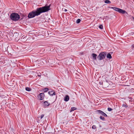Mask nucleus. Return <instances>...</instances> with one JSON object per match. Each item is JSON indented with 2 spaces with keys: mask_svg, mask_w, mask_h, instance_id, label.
Returning <instances> with one entry per match:
<instances>
[{
  "mask_svg": "<svg viewBox=\"0 0 134 134\" xmlns=\"http://www.w3.org/2000/svg\"><path fill=\"white\" fill-rule=\"evenodd\" d=\"M92 59L93 60H96V57H98L97 55L95 53H93L91 54Z\"/></svg>",
  "mask_w": 134,
  "mask_h": 134,
  "instance_id": "39448f33",
  "label": "nucleus"
},
{
  "mask_svg": "<svg viewBox=\"0 0 134 134\" xmlns=\"http://www.w3.org/2000/svg\"><path fill=\"white\" fill-rule=\"evenodd\" d=\"M107 58L109 59H110L112 58L111 55V54L109 53L107 54Z\"/></svg>",
  "mask_w": 134,
  "mask_h": 134,
  "instance_id": "9b49d317",
  "label": "nucleus"
},
{
  "mask_svg": "<svg viewBox=\"0 0 134 134\" xmlns=\"http://www.w3.org/2000/svg\"><path fill=\"white\" fill-rule=\"evenodd\" d=\"M99 118L101 120L103 121H104L105 120V118L102 117V116H100Z\"/></svg>",
  "mask_w": 134,
  "mask_h": 134,
  "instance_id": "f3484780",
  "label": "nucleus"
},
{
  "mask_svg": "<svg viewBox=\"0 0 134 134\" xmlns=\"http://www.w3.org/2000/svg\"><path fill=\"white\" fill-rule=\"evenodd\" d=\"M122 107H125V108H127L128 107V106L126 104H122Z\"/></svg>",
  "mask_w": 134,
  "mask_h": 134,
  "instance_id": "dca6fc26",
  "label": "nucleus"
},
{
  "mask_svg": "<svg viewBox=\"0 0 134 134\" xmlns=\"http://www.w3.org/2000/svg\"><path fill=\"white\" fill-rule=\"evenodd\" d=\"M40 100H42L44 99V93H41L40 94Z\"/></svg>",
  "mask_w": 134,
  "mask_h": 134,
  "instance_id": "0eeeda50",
  "label": "nucleus"
},
{
  "mask_svg": "<svg viewBox=\"0 0 134 134\" xmlns=\"http://www.w3.org/2000/svg\"><path fill=\"white\" fill-rule=\"evenodd\" d=\"M50 5L45 6L42 7L38 8L35 11H33L28 14V17L29 18L34 17L36 16L40 15L41 13L45 12L50 10Z\"/></svg>",
  "mask_w": 134,
  "mask_h": 134,
  "instance_id": "f257e3e1",
  "label": "nucleus"
},
{
  "mask_svg": "<svg viewBox=\"0 0 134 134\" xmlns=\"http://www.w3.org/2000/svg\"><path fill=\"white\" fill-rule=\"evenodd\" d=\"M0 97L1 98H5L6 97L4 95H3L1 96H0Z\"/></svg>",
  "mask_w": 134,
  "mask_h": 134,
  "instance_id": "5701e85b",
  "label": "nucleus"
},
{
  "mask_svg": "<svg viewBox=\"0 0 134 134\" xmlns=\"http://www.w3.org/2000/svg\"><path fill=\"white\" fill-rule=\"evenodd\" d=\"M51 96H52L53 95H55V93L54 91L52 90L49 91L48 93Z\"/></svg>",
  "mask_w": 134,
  "mask_h": 134,
  "instance_id": "423d86ee",
  "label": "nucleus"
},
{
  "mask_svg": "<svg viewBox=\"0 0 134 134\" xmlns=\"http://www.w3.org/2000/svg\"><path fill=\"white\" fill-rule=\"evenodd\" d=\"M81 19H78L76 21V23L77 24L79 23L81 21Z\"/></svg>",
  "mask_w": 134,
  "mask_h": 134,
  "instance_id": "a211bd4d",
  "label": "nucleus"
},
{
  "mask_svg": "<svg viewBox=\"0 0 134 134\" xmlns=\"http://www.w3.org/2000/svg\"><path fill=\"white\" fill-rule=\"evenodd\" d=\"M92 128L93 129H95L96 128V127L95 125H93L92 127Z\"/></svg>",
  "mask_w": 134,
  "mask_h": 134,
  "instance_id": "6ab92c4d",
  "label": "nucleus"
},
{
  "mask_svg": "<svg viewBox=\"0 0 134 134\" xmlns=\"http://www.w3.org/2000/svg\"><path fill=\"white\" fill-rule=\"evenodd\" d=\"M102 115L105 117H107V115L105 113H104V112H103V114H102Z\"/></svg>",
  "mask_w": 134,
  "mask_h": 134,
  "instance_id": "aec40b11",
  "label": "nucleus"
},
{
  "mask_svg": "<svg viewBox=\"0 0 134 134\" xmlns=\"http://www.w3.org/2000/svg\"><path fill=\"white\" fill-rule=\"evenodd\" d=\"M132 47H133V48H134V45H132Z\"/></svg>",
  "mask_w": 134,
  "mask_h": 134,
  "instance_id": "c85d7f7f",
  "label": "nucleus"
},
{
  "mask_svg": "<svg viewBox=\"0 0 134 134\" xmlns=\"http://www.w3.org/2000/svg\"><path fill=\"white\" fill-rule=\"evenodd\" d=\"M103 26L102 25H99V28L101 29H102L103 28Z\"/></svg>",
  "mask_w": 134,
  "mask_h": 134,
  "instance_id": "4be33fe9",
  "label": "nucleus"
},
{
  "mask_svg": "<svg viewBox=\"0 0 134 134\" xmlns=\"http://www.w3.org/2000/svg\"><path fill=\"white\" fill-rule=\"evenodd\" d=\"M108 110L109 111H111L112 110V109L111 108H108Z\"/></svg>",
  "mask_w": 134,
  "mask_h": 134,
  "instance_id": "412c9836",
  "label": "nucleus"
},
{
  "mask_svg": "<svg viewBox=\"0 0 134 134\" xmlns=\"http://www.w3.org/2000/svg\"><path fill=\"white\" fill-rule=\"evenodd\" d=\"M76 109V108L75 107H72L71 108V109H70V112H72V111H74V110H75Z\"/></svg>",
  "mask_w": 134,
  "mask_h": 134,
  "instance_id": "f8f14e48",
  "label": "nucleus"
},
{
  "mask_svg": "<svg viewBox=\"0 0 134 134\" xmlns=\"http://www.w3.org/2000/svg\"><path fill=\"white\" fill-rule=\"evenodd\" d=\"M106 54L104 52H102L100 53L99 55L97 58L99 60H101L104 59L106 56Z\"/></svg>",
  "mask_w": 134,
  "mask_h": 134,
  "instance_id": "20e7f679",
  "label": "nucleus"
},
{
  "mask_svg": "<svg viewBox=\"0 0 134 134\" xmlns=\"http://www.w3.org/2000/svg\"><path fill=\"white\" fill-rule=\"evenodd\" d=\"M69 96L68 95H66V96L64 97V101L65 102H67L69 100Z\"/></svg>",
  "mask_w": 134,
  "mask_h": 134,
  "instance_id": "6e6552de",
  "label": "nucleus"
},
{
  "mask_svg": "<svg viewBox=\"0 0 134 134\" xmlns=\"http://www.w3.org/2000/svg\"><path fill=\"white\" fill-rule=\"evenodd\" d=\"M49 90V89L48 88H45L43 89V91L44 92H47Z\"/></svg>",
  "mask_w": 134,
  "mask_h": 134,
  "instance_id": "2eb2a0df",
  "label": "nucleus"
},
{
  "mask_svg": "<svg viewBox=\"0 0 134 134\" xmlns=\"http://www.w3.org/2000/svg\"><path fill=\"white\" fill-rule=\"evenodd\" d=\"M64 12H66L67 11V10L66 9H65L64 10Z\"/></svg>",
  "mask_w": 134,
  "mask_h": 134,
  "instance_id": "bb28decb",
  "label": "nucleus"
},
{
  "mask_svg": "<svg viewBox=\"0 0 134 134\" xmlns=\"http://www.w3.org/2000/svg\"><path fill=\"white\" fill-rule=\"evenodd\" d=\"M105 3L107 4H110L111 3V2L109 0H106L105 1Z\"/></svg>",
  "mask_w": 134,
  "mask_h": 134,
  "instance_id": "4468645a",
  "label": "nucleus"
},
{
  "mask_svg": "<svg viewBox=\"0 0 134 134\" xmlns=\"http://www.w3.org/2000/svg\"><path fill=\"white\" fill-rule=\"evenodd\" d=\"M96 112L98 114H100L102 115L103 114V112L100 110H97L96 111Z\"/></svg>",
  "mask_w": 134,
  "mask_h": 134,
  "instance_id": "9d476101",
  "label": "nucleus"
},
{
  "mask_svg": "<svg viewBox=\"0 0 134 134\" xmlns=\"http://www.w3.org/2000/svg\"><path fill=\"white\" fill-rule=\"evenodd\" d=\"M99 83L100 85H101L102 83H102L101 82H99Z\"/></svg>",
  "mask_w": 134,
  "mask_h": 134,
  "instance_id": "cd10ccee",
  "label": "nucleus"
},
{
  "mask_svg": "<svg viewBox=\"0 0 134 134\" xmlns=\"http://www.w3.org/2000/svg\"><path fill=\"white\" fill-rule=\"evenodd\" d=\"M44 116V115L42 114L40 117V119H42Z\"/></svg>",
  "mask_w": 134,
  "mask_h": 134,
  "instance_id": "b1692460",
  "label": "nucleus"
},
{
  "mask_svg": "<svg viewBox=\"0 0 134 134\" xmlns=\"http://www.w3.org/2000/svg\"><path fill=\"white\" fill-rule=\"evenodd\" d=\"M69 60H72V59L70 58Z\"/></svg>",
  "mask_w": 134,
  "mask_h": 134,
  "instance_id": "c756f323",
  "label": "nucleus"
},
{
  "mask_svg": "<svg viewBox=\"0 0 134 134\" xmlns=\"http://www.w3.org/2000/svg\"><path fill=\"white\" fill-rule=\"evenodd\" d=\"M25 90L27 91H31V89L28 87H26L25 88Z\"/></svg>",
  "mask_w": 134,
  "mask_h": 134,
  "instance_id": "ddd939ff",
  "label": "nucleus"
},
{
  "mask_svg": "<svg viewBox=\"0 0 134 134\" xmlns=\"http://www.w3.org/2000/svg\"><path fill=\"white\" fill-rule=\"evenodd\" d=\"M108 8H109L113 9L114 10L122 14L126 13L127 14V13L125 10H124L122 9L114 7H111L110 6L108 7Z\"/></svg>",
  "mask_w": 134,
  "mask_h": 134,
  "instance_id": "f03ea898",
  "label": "nucleus"
},
{
  "mask_svg": "<svg viewBox=\"0 0 134 134\" xmlns=\"http://www.w3.org/2000/svg\"><path fill=\"white\" fill-rule=\"evenodd\" d=\"M133 34H134V32H132V33H131V35H133Z\"/></svg>",
  "mask_w": 134,
  "mask_h": 134,
  "instance_id": "a878e982",
  "label": "nucleus"
},
{
  "mask_svg": "<svg viewBox=\"0 0 134 134\" xmlns=\"http://www.w3.org/2000/svg\"><path fill=\"white\" fill-rule=\"evenodd\" d=\"M44 106L47 107L49 105V103L47 101H46L44 102Z\"/></svg>",
  "mask_w": 134,
  "mask_h": 134,
  "instance_id": "1a4fd4ad",
  "label": "nucleus"
},
{
  "mask_svg": "<svg viewBox=\"0 0 134 134\" xmlns=\"http://www.w3.org/2000/svg\"><path fill=\"white\" fill-rule=\"evenodd\" d=\"M3 34H2V32L0 31V36L1 37L2 36Z\"/></svg>",
  "mask_w": 134,
  "mask_h": 134,
  "instance_id": "393cba45",
  "label": "nucleus"
},
{
  "mask_svg": "<svg viewBox=\"0 0 134 134\" xmlns=\"http://www.w3.org/2000/svg\"><path fill=\"white\" fill-rule=\"evenodd\" d=\"M10 19L14 21H18L20 18V16L19 15L15 13H12L10 16Z\"/></svg>",
  "mask_w": 134,
  "mask_h": 134,
  "instance_id": "7ed1b4c3",
  "label": "nucleus"
}]
</instances>
